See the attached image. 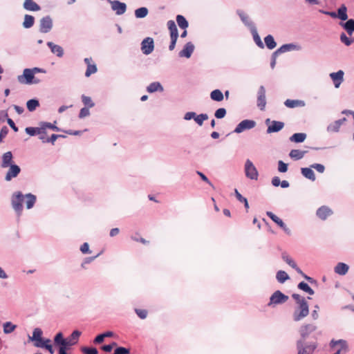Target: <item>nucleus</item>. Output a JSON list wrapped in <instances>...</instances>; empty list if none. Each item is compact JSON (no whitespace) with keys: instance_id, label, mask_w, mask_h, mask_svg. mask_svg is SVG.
Instances as JSON below:
<instances>
[{"instance_id":"nucleus-16","label":"nucleus","mask_w":354,"mask_h":354,"mask_svg":"<svg viewBox=\"0 0 354 354\" xmlns=\"http://www.w3.org/2000/svg\"><path fill=\"white\" fill-rule=\"evenodd\" d=\"M111 5V8L113 10L115 11L117 15H122L126 12L127 6L124 3H122L119 1H110Z\"/></svg>"},{"instance_id":"nucleus-49","label":"nucleus","mask_w":354,"mask_h":354,"mask_svg":"<svg viewBox=\"0 0 354 354\" xmlns=\"http://www.w3.org/2000/svg\"><path fill=\"white\" fill-rule=\"evenodd\" d=\"M238 14L241 19V21L247 26H251L252 23L250 20L249 16L243 11H239Z\"/></svg>"},{"instance_id":"nucleus-23","label":"nucleus","mask_w":354,"mask_h":354,"mask_svg":"<svg viewBox=\"0 0 354 354\" xmlns=\"http://www.w3.org/2000/svg\"><path fill=\"white\" fill-rule=\"evenodd\" d=\"M194 50V45L191 42H188L185 45L183 49L179 53V55L180 57L189 58L191 57Z\"/></svg>"},{"instance_id":"nucleus-6","label":"nucleus","mask_w":354,"mask_h":354,"mask_svg":"<svg viewBox=\"0 0 354 354\" xmlns=\"http://www.w3.org/2000/svg\"><path fill=\"white\" fill-rule=\"evenodd\" d=\"M53 341L55 346L58 348H62L68 351L73 346L66 339H65L62 332H59L55 335Z\"/></svg>"},{"instance_id":"nucleus-56","label":"nucleus","mask_w":354,"mask_h":354,"mask_svg":"<svg viewBox=\"0 0 354 354\" xmlns=\"http://www.w3.org/2000/svg\"><path fill=\"white\" fill-rule=\"evenodd\" d=\"M341 125V122L339 120H337L328 127V129H330L332 131H338Z\"/></svg>"},{"instance_id":"nucleus-61","label":"nucleus","mask_w":354,"mask_h":354,"mask_svg":"<svg viewBox=\"0 0 354 354\" xmlns=\"http://www.w3.org/2000/svg\"><path fill=\"white\" fill-rule=\"evenodd\" d=\"M7 122L14 131L17 132L19 131L18 127L15 125L14 121L11 118H8Z\"/></svg>"},{"instance_id":"nucleus-62","label":"nucleus","mask_w":354,"mask_h":354,"mask_svg":"<svg viewBox=\"0 0 354 354\" xmlns=\"http://www.w3.org/2000/svg\"><path fill=\"white\" fill-rule=\"evenodd\" d=\"M313 168L315 169L318 172L323 173L324 171L325 167L323 165L321 164H314L311 166Z\"/></svg>"},{"instance_id":"nucleus-30","label":"nucleus","mask_w":354,"mask_h":354,"mask_svg":"<svg viewBox=\"0 0 354 354\" xmlns=\"http://www.w3.org/2000/svg\"><path fill=\"white\" fill-rule=\"evenodd\" d=\"M295 46L292 44H284L273 53L272 56L276 57L279 54L295 49Z\"/></svg>"},{"instance_id":"nucleus-50","label":"nucleus","mask_w":354,"mask_h":354,"mask_svg":"<svg viewBox=\"0 0 354 354\" xmlns=\"http://www.w3.org/2000/svg\"><path fill=\"white\" fill-rule=\"evenodd\" d=\"M208 119V115L207 114H200L198 115H196L194 118L195 122L200 126H201L203 123V122Z\"/></svg>"},{"instance_id":"nucleus-33","label":"nucleus","mask_w":354,"mask_h":354,"mask_svg":"<svg viewBox=\"0 0 354 354\" xmlns=\"http://www.w3.org/2000/svg\"><path fill=\"white\" fill-rule=\"evenodd\" d=\"M340 25L346 30L349 35L354 32V19H348L346 23H340Z\"/></svg>"},{"instance_id":"nucleus-10","label":"nucleus","mask_w":354,"mask_h":354,"mask_svg":"<svg viewBox=\"0 0 354 354\" xmlns=\"http://www.w3.org/2000/svg\"><path fill=\"white\" fill-rule=\"evenodd\" d=\"M154 48L153 39L151 37H147L141 43V50L145 55L151 53Z\"/></svg>"},{"instance_id":"nucleus-41","label":"nucleus","mask_w":354,"mask_h":354,"mask_svg":"<svg viewBox=\"0 0 354 354\" xmlns=\"http://www.w3.org/2000/svg\"><path fill=\"white\" fill-rule=\"evenodd\" d=\"M337 17L342 21H345L348 19L347 8L344 5H342L337 10Z\"/></svg>"},{"instance_id":"nucleus-42","label":"nucleus","mask_w":354,"mask_h":354,"mask_svg":"<svg viewBox=\"0 0 354 354\" xmlns=\"http://www.w3.org/2000/svg\"><path fill=\"white\" fill-rule=\"evenodd\" d=\"M301 174L307 178L315 180V176L313 172V171L310 168H302L301 169Z\"/></svg>"},{"instance_id":"nucleus-54","label":"nucleus","mask_w":354,"mask_h":354,"mask_svg":"<svg viewBox=\"0 0 354 354\" xmlns=\"http://www.w3.org/2000/svg\"><path fill=\"white\" fill-rule=\"evenodd\" d=\"M41 124H42V127L44 128V133H46V129L47 128L51 129H53L54 131H59V129L57 127H56L55 124H53L50 122H41Z\"/></svg>"},{"instance_id":"nucleus-14","label":"nucleus","mask_w":354,"mask_h":354,"mask_svg":"<svg viewBox=\"0 0 354 354\" xmlns=\"http://www.w3.org/2000/svg\"><path fill=\"white\" fill-rule=\"evenodd\" d=\"M266 105V88L263 86H261L258 91L257 106L261 110H265Z\"/></svg>"},{"instance_id":"nucleus-38","label":"nucleus","mask_w":354,"mask_h":354,"mask_svg":"<svg viewBox=\"0 0 354 354\" xmlns=\"http://www.w3.org/2000/svg\"><path fill=\"white\" fill-rule=\"evenodd\" d=\"M26 106L29 111L32 112L35 111L37 107L39 106V102L37 99L29 100L26 102Z\"/></svg>"},{"instance_id":"nucleus-52","label":"nucleus","mask_w":354,"mask_h":354,"mask_svg":"<svg viewBox=\"0 0 354 354\" xmlns=\"http://www.w3.org/2000/svg\"><path fill=\"white\" fill-rule=\"evenodd\" d=\"M340 40L346 46H350L354 41V39L348 38L344 33L341 34Z\"/></svg>"},{"instance_id":"nucleus-59","label":"nucleus","mask_w":354,"mask_h":354,"mask_svg":"<svg viewBox=\"0 0 354 354\" xmlns=\"http://www.w3.org/2000/svg\"><path fill=\"white\" fill-rule=\"evenodd\" d=\"M8 131V128L6 126H4L1 128L0 131V142H3V139L7 136Z\"/></svg>"},{"instance_id":"nucleus-48","label":"nucleus","mask_w":354,"mask_h":354,"mask_svg":"<svg viewBox=\"0 0 354 354\" xmlns=\"http://www.w3.org/2000/svg\"><path fill=\"white\" fill-rule=\"evenodd\" d=\"M298 288L299 289L306 292L309 295L314 294V290L306 283H305L304 281L299 283Z\"/></svg>"},{"instance_id":"nucleus-9","label":"nucleus","mask_w":354,"mask_h":354,"mask_svg":"<svg viewBox=\"0 0 354 354\" xmlns=\"http://www.w3.org/2000/svg\"><path fill=\"white\" fill-rule=\"evenodd\" d=\"M53 28V20L50 16H46L40 19L39 31L42 33H47Z\"/></svg>"},{"instance_id":"nucleus-46","label":"nucleus","mask_w":354,"mask_h":354,"mask_svg":"<svg viewBox=\"0 0 354 354\" xmlns=\"http://www.w3.org/2000/svg\"><path fill=\"white\" fill-rule=\"evenodd\" d=\"M148 14V9L145 7L138 8L135 10V16L137 18H144Z\"/></svg>"},{"instance_id":"nucleus-4","label":"nucleus","mask_w":354,"mask_h":354,"mask_svg":"<svg viewBox=\"0 0 354 354\" xmlns=\"http://www.w3.org/2000/svg\"><path fill=\"white\" fill-rule=\"evenodd\" d=\"M167 28L169 31L170 37H171V43L169 46V49L170 50H173L175 48L176 44L178 37V32L176 27V25L173 20H169L167 21Z\"/></svg>"},{"instance_id":"nucleus-43","label":"nucleus","mask_w":354,"mask_h":354,"mask_svg":"<svg viewBox=\"0 0 354 354\" xmlns=\"http://www.w3.org/2000/svg\"><path fill=\"white\" fill-rule=\"evenodd\" d=\"M266 46L269 49H273L276 47L277 44L274 41L273 37L270 35L266 36L264 39Z\"/></svg>"},{"instance_id":"nucleus-29","label":"nucleus","mask_w":354,"mask_h":354,"mask_svg":"<svg viewBox=\"0 0 354 354\" xmlns=\"http://www.w3.org/2000/svg\"><path fill=\"white\" fill-rule=\"evenodd\" d=\"M26 199V208L30 209L32 208L36 203L37 197L35 195L29 193L24 195Z\"/></svg>"},{"instance_id":"nucleus-27","label":"nucleus","mask_w":354,"mask_h":354,"mask_svg":"<svg viewBox=\"0 0 354 354\" xmlns=\"http://www.w3.org/2000/svg\"><path fill=\"white\" fill-rule=\"evenodd\" d=\"M284 127V124L279 121H272V124L268 127V133L278 132L281 130Z\"/></svg>"},{"instance_id":"nucleus-12","label":"nucleus","mask_w":354,"mask_h":354,"mask_svg":"<svg viewBox=\"0 0 354 354\" xmlns=\"http://www.w3.org/2000/svg\"><path fill=\"white\" fill-rule=\"evenodd\" d=\"M282 259L292 268H294L299 274H301L306 279L310 281L311 278L306 275L301 270L297 267L296 263L292 259V258L287 254L283 253L282 254Z\"/></svg>"},{"instance_id":"nucleus-36","label":"nucleus","mask_w":354,"mask_h":354,"mask_svg":"<svg viewBox=\"0 0 354 354\" xmlns=\"http://www.w3.org/2000/svg\"><path fill=\"white\" fill-rule=\"evenodd\" d=\"M210 97L212 100L221 102L223 100L224 95L219 89H215L211 92Z\"/></svg>"},{"instance_id":"nucleus-26","label":"nucleus","mask_w":354,"mask_h":354,"mask_svg":"<svg viewBox=\"0 0 354 354\" xmlns=\"http://www.w3.org/2000/svg\"><path fill=\"white\" fill-rule=\"evenodd\" d=\"M23 6L25 10L29 11H38L41 9L40 6L33 0H25Z\"/></svg>"},{"instance_id":"nucleus-57","label":"nucleus","mask_w":354,"mask_h":354,"mask_svg":"<svg viewBox=\"0 0 354 354\" xmlns=\"http://www.w3.org/2000/svg\"><path fill=\"white\" fill-rule=\"evenodd\" d=\"M278 170L282 173L286 172L288 170V165L284 163L282 160H279L278 162Z\"/></svg>"},{"instance_id":"nucleus-18","label":"nucleus","mask_w":354,"mask_h":354,"mask_svg":"<svg viewBox=\"0 0 354 354\" xmlns=\"http://www.w3.org/2000/svg\"><path fill=\"white\" fill-rule=\"evenodd\" d=\"M316 348L315 345H307L303 346L301 342H297L298 354H313Z\"/></svg>"},{"instance_id":"nucleus-60","label":"nucleus","mask_w":354,"mask_h":354,"mask_svg":"<svg viewBox=\"0 0 354 354\" xmlns=\"http://www.w3.org/2000/svg\"><path fill=\"white\" fill-rule=\"evenodd\" d=\"M58 138H65V136L63 135L52 134L51 136L46 140V142H50L54 145Z\"/></svg>"},{"instance_id":"nucleus-45","label":"nucleus","mask_w":354,"mask_h":354,"mask_svg":"<svg viewBox=\"0 0 354 354\" xmlns=\"http://www.w3.org/2000/svg\"><path fill=\"white\" fill-rule=\"evenodd\" d=\"M276 278L279 283H282L289 279V276L285 271L279 270L277 273Z\"/></svg>"},{"instance_id":"nucleus-40","label":"nucleus","mask_w":354,"mask_h":354,"mask_svg":"<svg viewBox=\"0 0 354 354\" xmlns=\"http://www.w3.org/2000/svg\"><path fill=\"white\" fill-rule=\"evenodd\" d=\"M176 21L178 26L182 29H186L188 27V21L180 15L176 16Z\"/></svg>"},{"instance_id":"nucleus-22","label":"nucleus","mask_w":354,"mask_h":354,"mask_svg":"<svg viewBox=\"0 0 354 354\" xmlns=\"http://www.w3.org/2000/svg\"><path fill=\"white\" fill-rule=\"evenodd\" d=\"M316 326L313 324H305L302 326L300 328V334L302 337H307L311 333L316 330Z\"/></svg>"},{"instance_id":"nucleus-64","label":"nucleus","mask_w":354,"mask_h":354,"mask_svg":"<svg viewBox=\"0 0 354 354\" xmlns=\"http://www.w3.org/2000/svg\"><path fill=\"white\" fill-rule=\"evenodd\" d=\"M44 338H40V340L37 341V340H35V343H34V346L37 347V348H44V346L46 344H44Z\"/></svg>"},{"instance_id":"nucleus-55","label":"nucleus","mask_w":354,"mask_h":354,"mask_svg":"<svg viewBox=\"0 0 354 354\" xmlns=\"http://www.w3.org/2000/svg\"><path fill=\"white\" fill-rule=\"evenodd\" d=\"M215 117L218 119L224 118L226 115V110L224 108H220L215 112Z\"/></svg>"},{"instance_id":"nucleus-3","label":"nucleus","mask_w":354,"mask_h":354,"mask_svg":"<svg viewBox=\"0 0 354 354\" xmlns=\"http://www.w3.org/2000/svg\"><path fill=\"white\" fill-rule=\"evenodd\" d=\"M309 314V307L307 301H301V304H298L293 313V319L299 322L307 317Z\"/></svg>"},{"instance_id":"nucleus-37","label":"nucleus","mask_w":354,"mask_h":354,"mask_svg":"<svg viewBox=\"0 0 354 354\" xmlns=\"http://www.w3.org/2000/svg\"><path fill=\"white\" fill-rule=\"evenodd\" d=\"M147 91L149 93H153V92H156V91H163V88H162V85L159 82H155L151 83L147 86Z\"/></svg>"},{"instance_id":"nucleus-53","label":"nucleus","mask_w":354,"mask_h":354,"mask_svg":"<svg viewBox=\"0 0 354 354\" xmlns=\"http://www.w3.org/2000/svg\"><path fill=\"white\" fill-rule=\"evenodd\" d=\"M135 312L137 314V315L142 319H145L148 315V311L145 309L136 308Z\"/></svg>"},{"instance_id":"nucleus-44","label":"nucleus","mask_w":354,"mask_h":354,"mask_svg":"<svg viewBox=\"0 0 354 354\" xmlns=\"http://www.w3.org/2000/svg\"><path fill=\"white\" fill-rule=\"evenodd\" d=\"M17 326L10 322H7L3 324V332L6 334L11 333L15 330Z\"/></svg>"},{"instance_id":"nucleus-17","label":"nucleus","mask_w":354,"mask_h":354,"mask_svg":"<svg viewBox=\"0 0 354 354\" xmlns=\"http://www.w3.org/2000/svg\"><path fill=\"white\" fill-rule=\"evenodd\" d=\"M344 74V71L342 70H339L337 73H332L330 74V77L332 79L335 88H339V86L343 82Z\"/></svg>"},{"instance_id":"nucleus-7","label":"nucleus","mask_w":354,"mask_h":354,"mask_svg":"<svg viewBox=\"0 0 354 354\" xmlns=\"http://www.w3.org/2000/svg\"><path fill=\"white\" fill-rule=\"evenodd\" d=\"M35 75L30 68H25L23 75L18 76V81L20 83H26L28 84H37L39 81H34Z\"/></svg>"},{"instance_id":"nucleus-28","label":"nucleus","mask_w":354,"mask_h":354,"mask_svg":"<svg viewBox=\"0 0 354 354\" xmlns=\"http://www.w3.org/2000/svg\"><path fill=\"white\" fill-rule=\"evenodd\" d=\"M82 102L85 105V107L82 108L80 110L79 118H83L88 115V96L82 95Z\"/></svg>"},{"instance_id":"nucleus-13","label":"nucleus","mask_w":354,"mask_h":354,"mask_svg":"<svg viewBox=\"0 0 354 354\" xmlns=\"http://www.w3.org/2000/svg\"><path fill=\"white\" fill-rule=\"evenodd\" d=\"M256 122L254 120H244L241 121L234 129V132L239 133L246 129H250L255 127Z\"/></svg>"},{"instance_id":"nucleus-24","label":"nucleus","mask_w":354,"mask_h":354,"mask_svg":"<svg viewBox=\"0 0 354 354\" xmlns=\"http://www.w3.org/2000/svg\"><path fill=\"white\" fill-rule=\"evenodd\" d=\"M284 104L286 106L293 109L296 107H302L305 106V102L300 100H290L288 99L285 101Z\"/></svg>"},{"instance_id":"nucleus-20","label":"nucleus","mask_w":354,"mask_h":354,"mask_svg":"<svg viewBox=\"0 0 354 354\" xmlns=\"http://www.w3.org/2000/svg\"><path fill=\"white\" fill-rule=\"evenodd\" d=\"M47 46L50 48L52 53L56 55L58 57H62L64 55L63 48L57 44H55L52 41H48Z\"/></svg>"},{"instance_id":"nucleus-11","label":"nucleus","mask_w":354,"mask_h":354,"mask_svg":"<svg viewBox=\"0 0 354 354\" xmlns=\"http://www.w3.org/2000/svg\"><path fill=\"white\" fill-rule=\"evenodd\" d=\"M8 168L5 176V180L8 182L16 178L21 172V168L16 164L10 165Z\"/></svg>"},{"instance_id":"nucleus-21","label":"nucleus","mask_w":354,"mask_h":354,"mask_svg":"<svg viewBox=\"0 0 354 354\" xmlns=\"http://www.w3.org/2000/svg\"><path fill=\"white\" fill-rule=\"evenodd\" d=\"M266 214L268 215V216H269L270 219H272L273 222H274L285 232H288L289 231V229L286 227L283 221L277 216H276L274 214H273L272 212H267Z\"/></svg>"},{"instance_id":"nucleus-47","label":"nucleus","mask_w":354,"mask_h":354,"mask_svg":"<svg viewBox=\"0 0 354 354\" xmlns=\"http://www.w3.org/2000/svg\"><path fill=\"white\" fill-rule=\"evenodd\" d=\"M235 195H236V197L237 198V200L239 201H240L241 203H244V206L246 209V211L248 212V209H249V204H248V200L246 198L243 197L238 191L237 189H235Z\"/></svg>"},{"instance_id":"nucleus-31","label":"nucleus","mask_w":354,"mask_h":354,"mask_svg":"<svg viewBox=\"0 0 354 354\" xmlns=\"http://www.w3.org/2000/svg\"><path fill=\"white\" fill-rule=\"evenodd\" d=\"M81 332L76 330H74L68 337L65 338L73 346L75 345L79 340Z\"/></svg>"},{"instance_id":"nucleus-58","label":"nucleus","mask_w":354,"mask_h":354,"mask_svg":"<svg viewBox=\"0 0 354 354\" xmlns=\"http://www.w3.org/2000/svg\"><path fill=\"white\" fill-rule=\"evenodd\" d=\"M130 351L128 348L124 347H118L115 351L113 354H129Z\"/></svg>"},{"instance_id":"nucleus-35","label":"nucleus","mask_w":354,"mask_h":354,"mask_svg":"<svg viewBox=\"0 0 354 354\" xmlns=\"http://www.w3.org/2000/svg\"><path fill=\"white\" fill-rule=\"evenodd\" d=\"M306 138V134L304 133H294L290 138V140L293 142L299 143L302 142Z\"/></svg>"},{"instance_id":"nucleus-25","label":"nucleus","mask_w":354,"mask_h":354,"mask_svg":"<svg viewBox=\"0 0 354 354\" xmlns=\"http://www.w3.org/2000/svg\"><path fill=\"white\" fill-rule=\"evenodd\" d=\"M25 131L29 136H34L44 133V128L42 127V124L41 123L40 127H26L25 129Z\"/></svg>"},{"instance_id":"nucleus-1","label":"nucleus","mask_w":354,"mask_h":354,"mask_svg":"<svg viewBox=\"0 0 354 354\" xmlns=\"http://www.w3.org/2000/svg\"><path fill=\"white\" fill-rule=\"evenodd\" d=\"M24 200L25 196L21 192H15L11 196V205L18 217L22 214Z\"/></svg>"},{"instance_id":"nucleus-19","label":"nucleus","mask_w":354,"mask_h":354,"mask_svg":"<svg viewBox=\"0 0 354 354\" xmlns=\"http://www.w3.org/2000/svg\"><path fill=\"white\" fill-rule=\"evenodd\" d=\"M333 211L327 206H322L317 210V216L322 220H326L332 215Z\"/></svg>"},{"instance_id":"nucleus-39","label":"nucleus","mask_w":354,"mask_h":354,"mask_svg":"<svg viewBox=\"0 0 354 354\" xmlns=\"http://www.w3.org/2000/svg\"><path fill=\"white\" fill-rule=\"evenodd\" d=\"M35 23V18L33 16L30 15H26L24 16V21L23 22V26L25 28H31Z\"/></svg>"},{"instance_id":"nucleus-5","label":"nucleus","mask_w":354,"mask_h":354,"mask_svg":"<svg viewBox=\"0 0 354 354\" xmlns=\"http://www.w3.org/2000/svg\"><path fill=\"white\" fill-rule=\"evenodd\" d=\"M288 300V296L282 293L280 290L275 291L270 297L268 306H274L282 304Z\"/></svg>"},{"instance_id":"nucleus-15","label":"nucleus","mask_w":354,"mask_h":354,"mask_svg":"<svg viewBox=\"0 0 354 354\" xmlns=\"http://www.w3.org/2000/svg\"><path fill=\"white\" fill-rule=\"evenodd\" d=\"M13 163V155L11 151H7L4 153L1 156V168H8L10 165H14Z\"/></svg>"},{"instance_id":"nucleus-32","label":"nucleus","mask_w":354,"mask_h":354,"mask_svg":"<svg viewBox=\"0 0 354 354\" xmlns=\"http://www.w3.org/2000/svg\"><path fill=\"white\" fill-rule=\"evenodd\" d=\"M348 266L344 263H338L335 267V272L340 275H344L348 272Z\"/></svg>"},{"instance_id":"nucleus-63","label":"nucleus","mask_w":354,"mask_h":354,"mask_svg":"<svg viewBox=\"0 0 354 354\" xmlns=\"http://www.w3.org/2000/svg\"><path fill=\"white\" fill-rule=\"evenodd\" d=\"M292 297L294 298V299L296 301L297 304H301V301H306L305 298L302 297L298 294H293Z\"/></svg>"},{"instance_id":"nucleus-8","label":"nucleus","mask_w":354,"mask_h":354,"mask_svg":"<svg viewBox=\"0 0 354 354\" xmlns=\"http://www.w3.org/2000/svg\"><path fill=\"white\" fill-rule=\"evenodd\" d=\"M245 176L251 179V180H257L259 176V173L253 165V163L250 160H247L245 164Z\"/></svg>"},{"instance_id":"nucleus-2","label":"nucleus","mask_w":354,"mask_h":354,"mask_svg":"<svg viewBox=\"0 0 354 354\" xmlns=\"http://www.w3.org/2000/svg\"><path fill=\"white\" fill-rule=\"evenodd\" d=\"M330 348L333 354H345L348 351L347 342L343 339L332 340L330 343Z\"/></svg>"},{"instance_id":"nucleus-34","label":"nucleus","mask_w":354,"mask_h":354,"mask_svg":"<svg viewBox=\"0 0 354 354\" xmlns=\"http://www.w3.org/2000/svg\"><path fill=\"white\" fill-rule=\"evenodd\" d=\"M307 152V151H301L299 149H292L290 151L289 156L292 159L294 160H300L301 159L305 153Z\"/></svg>"},{"instance_id":"nucleus-51","label":"nucleus","mask_w":354,"mask_h":354,"mask_svg":"<svg viewBox=\"0 0 354 354\" xmlns=\"http://www.w3.org/2000/svg\"><path fill=\"white\" fill-rule=\"evenodd\" d=\"M43 331L39 328H36L34 329L32 332V339L35 340H40V338L42 337Z\"/></svg>"}]
</instances>
